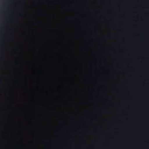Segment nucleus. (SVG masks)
I'll return each mask as SVG.
<instances>
[{
	"label": "nucleus",
	"instance_id": "f257e3e1",
	"mask_svg": "<svg viewBox=\"0 0 149 149\" xmlns=\"http://www.w3.org/2000/svg\"><path fill=\"white\" fill-rule=\"evenodd\" d=\"M71 19L73 21H74L75 19V18L74 17H72L71 18Z\"/></svg>",
	"mask_w": 149,
	"mask_h": 149
}]
</instances>
